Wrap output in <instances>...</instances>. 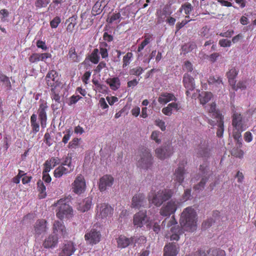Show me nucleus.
Masks as SVG:
<instances>
[{"label": "nucleus", "instance_id": "obj_1", "mask_svg": "<svg viewBox=\"0 0 256 256\" xmlns=\"http://www.w3.org/2000/svg\"><path fill=\"white\" fill-rule=\"evenodd\" d=\"M196 212L192 207L184 208L180 219L183 231L193 232L196 228Z\"/></svg>", "mask_w": 256, "mask_h": 256}, {"label": "nucleus", "instance_id": "obj_2", "mask_svg": "<svg viewBox=\"0 0 256 256\" xmlns=\"http://www.w3.org/2000/svg\"><path fill=\"white\" fill-rule=\"evenodd\" d=\"M216 104L214 103L210 104V108L208 109L210 116L213 118L214 120L208 119V123L211 126L216 125L218 127L216 132L217 136L222 137L223 136L224 131V117L222 114L218 112L216 109Z\"/></svg>", "mask_w": 256, "mask_h": 256}, {"label": "nucleus", "instance_id": "obj_3", "mask_svg": "<svg viewBox=\"0 0 256 256\" xmlns=\"http://www.w3.org/2000/svg\"><path fill=\"white\" fill-rule=\"evenodd\" d=\"M162 226H164V228H170L171 234H166V237L170 238L171 240H178L180 239V236L184 233L182 227L180 228L177 225V222L174 216L165 218L162 222Z\"/></svg>", "mask_w": 256, "mask_h": 256}, {"label": "nucleus", "instance_id": "obj_4", "mask_svg": "<svg viewBox=\"0 0 256 256\" xmlns=\"http://www.w3.org/2000/svg\"><path fill=\"white\" fill-rule=\"evenodd\" d=\"M153 164V157L150 150L143 148L139 152L136 156L138 167L148 170L151 168Z\"/></svg>", "mask_w": 256, "mask_h": 256}, {"label": "nucleus", "instance_id": "obj_5", "mask_svg": "<svg viewBox=\"0 0 256 256\" xmlns=\"http://www.w3.org/2000/svg\"><path fill=\"white\" fill-rule=\"evenodd\" d=\"M172 195L171 190L164 189L156 192H151L149 199L151 202L157 206H160L165 201L170 199Z\"/></svg>", "mask_w": 256, "mask_h": 256}, {"label": "nucleus", "instance_id": "obj_6", "mask_svg": "<svg viewBox=\"0 0 256 256\" xmlns=\"http://www.w3.org/2000/svg\"><path fill=\"white\" fill-rule=\"evenodd\" d=\"M68 202V199H60L56 203V206L58 207L56 216L60 220L64 218H70L72 215V208Z\"/></svg>", "mask_w": 256, "mask_h": 256}, {"label": "nucleus", "instance_id": "obj_7", "mask_svg": "<svg viewBox=\"0 0 256 256\" xmlns=\"http://www.w3.org/2000/svg\"><path fill=\"white\" fill-rule=\"evenodd\" d=\"M180 202L173 200L164 204L160 210V215L164 216H169L174 214L179 206Z\"/></svg>", "mask_w": 256, "mask_h": 256}, {"label": "nucleus", "instance_id": "obj_8", "mask_svg": "<svg viewBox=\"0 0 256 256\" xmlns=\"http://www.w3.org/2000/svg\"><path fill=\"white\" fill-rule=\"evenodd\" d=\"M195 152L198 157L204 159L208 158L211 156V151L208 142L202 141L196 148Z\"/></svg>", "mask_w": 256, "mask_h": 256}, {"label": "nucleus", "instance_id": "obj_9", "mask_svg": "<svg viewBox=\"0 0 256 256\" xmlns=\"http://www.w3.org/2000/svg\"><path fill=\"white\" fill-rule=\"evenodd\" d=\"M46 80L48 86L52 88H62V85L58 81L59 78L58 72L52 70L48 72L46 76Z\"/></svg>", "mask_w": 256, "mask_h": 256}, {"label": "nucleus", "instance_id": "obj_10", "mask_svg": "<svg viewBox=\"0 0 256 256\" xmlns=\"http://www.w3.org/2000/svg\"><path fill=\"white\" fill-rule=\"evenodd\" d=\"M173 152L174 149L171 144H166L155 150L156 156L160 160L166 158L171 156Z\"/></svg>", "mask_w": 256, "mask_h": 256}, {"label": "nucleus", "instance_id": "obj_11", "mask_svg": "<svg viewBox=\"0 0 256 256\" xmlns=\"http://www.w3.org/2000/svg\"><path fill=\"white\" fill-rule=\"evenodd\" d=\"M232 124L236 130H245L248 127L246 120L240 114L237 112H235L232 116Z\"/></svg>", "mask_w": 256, "mask_h": 256}, {"label": "nucleus", "instance_id": "obj_12", "mask_svg": "<svg viewBox=\"0 0 256 256\" xmlns=\"http://www.w3.org/2000/svg\"><path fill=\"white\" fill-rule=\"evenodd\" d=\"M148 222L146 210H140L136 213L133 218V223L136 228H142Z\"/></svg>", "mask_w": 256, "mask_h": 256}, {"label": "nucleus", "instance_id": "obj_13", "mask_svg": "<svg viewBox=\"0 0 256 256\" xmlns=\"http://www.w3.org/2000/svg\"><path fill=\"white\" fill-rule=\"evenodd\" d=\"M46 221L44 220H36L34 226L33 232L36 238L44 235L47 232L48 228L46 226Z\"/></svg>", "mask_w": 256, "mask_h": 256}, {"label": "nucleus", "instance_id": "obj_14", "mask_svg": "<svg viewBox=\"0 0 256 256\" xmlns=\"http://www.w3.org/2000/svg\"><path fill=\"white\" fill-rule=\"evenodd\" d=\"M146 205V198L143 194H136L132 197V208H140L142 207H145Z\"/></svg>", "mask_w": 256, "mask_h": 256}, {"label": "nucleus", "instance_id": "obj_15", "mask_svg": "<svg viewBox=\"0 0 256 256\" xmlns=\"http://www.w3.org/2000/svg\"><path fill=\"white\" fill-rule=\"evenodd\" d=\"M48 108V106L46 102H42L40 104L38 109V118L40 122V124L42 128H44L46 125L47 114L46 110Z\"/></svg>", "mask_w": 256, "mask_h": 256}, {"label": "nucleus", "instance_id": "obj_16", "mask_svg": "<svg viewBox=\"0 0 256 256\" xmlns=\"http://www.w3.org/2000/svg\"><path fill=\"white\" fill-rule=\"evenodd\" d=\"M193 76L188 73H185L183 76L182 82L184 88L187 90V96L190 94V91L193 90L195 88L194 78Z\"/></svg>", "mask_w": 256, "mask_h": 256}, {"label": "nucleus", "instance_id": "obj_17", "mask_svg": "<svg viewBox=\"0 0 256 256\" xmlns=\"http://www.w3.org/2000/svg\"><path fill=\"white\" fill-rule=\"evenodd\" d=\"M100 232L94 229L86 232L84 236L86 240L91 244L98 243L100 241Z\"/></svg>", "mask_w": 256, "mask_h": 256}, {"label": "nucleus", "instance_id": "obj_18", "mask_svg": "<svg viewBox=\"0 0 256 256\" xmlns=\"http://www.w3.org/2000/svg\"><path fill=\"white\" fill-rule=\"evenodd\" d=\"M86 184L84 178L82 176H78L72 184L73 191L78 194H80L84 191Z\"/></svg>", "mask_w": 256, "mask_h": 256}, {"label": "nucleus", "instance_id": "obj_19", "mask_svg": "<svg viewBox=\"0 0 256 256\" xmlns=\"http://www.w3.org/2000/svg\"><path fill=\"white\" fill-rule=\"evenodd\" d=\"M113 209L112 208L106 204H101L98 210L96 216L99 218H104L111 216L112 214Z\"/></svg>", "mask_w": 256, "mask_h": 256}, {"label": "nucleus", "instance_id": "obj_20", "mask_svg": "<svg viewBox=\"0 0 256 256\" xmlns=\"http://www.w3.org/2000/svg\"><path fill=\"white\" fill-rule=\"evenodd\" d=\"M114 183V178L110 175H104L100 180L99 189L100 192L105 191L111 187Z\"/></svg>", "mask_w": 256, "mask_h": 256}, {"label": "nucleus", "instance_id": "obj_21", "mask_svg": "<svg viewBox=\"0 0 256 256\" xmlns=\"http://www.w3.org/2000/svg\"><path fill=\"white\" fill-rule=\"evenodd\" d=\"M200 170L204 176L202 178L200 182L194 186V188L195 190H202L204 188V185L208 180V176H207L208 168L207 166L206 165H200Z\"/></svg>", "mask_w": 256, "mask_h": 256}, {"label": "nucleus", "instance_id": "obj_22", "mask_svg": "<svg viewBox=\"0 0 256 256\" xmlns=\"http://www.w3.org/2000/svg\"><path fill=\"white\" fill-rule=\"evenodd\" d=\"M179 251L178 245L174 242H170L164 248V256H176Z\"/></svg>", "mask_w": 256, "mask_h": 256}, {"label": "nucleus", "instance_id": "obj_23", "mask_svg": "<svg viewBox=\"0 0 256 256\" xmlns=\"http://www.w3.org/2000/svg\"><path fill=\"white\" fill-rule=\"evenodd\" d=\"M53 234L58 236H64L66 234V228L62 222L60 221H54L53 224Z\"/></svg>", "mask_w": 256, "mask_h": 256}, {"label": "nucleus", "instance_id": "obj_24", "mask_svg": "<svg viewBox=\"0 0 256 256\" xmlns=\"http://www.w3.org/2000/svg\"><path fill=\"white\" fill-rule=\"evenodd\" d=\"M92 198L88 197L82 200L81 202H78L77 206V209L82 212H85L89 210L92 206Z\"/></svg>", "mask_w": 256, "mask_h": 256}, {"label": "nucleus", "instance_id": "obj_25", "mask_svg": "<svg viewBox=\"0 0 256 256\" xmlns=\"http://www.w3.org/2000/svg\"><path fill=\"white\" fill-rule=\"evenodd\" d=\"M68 60L72 62H78L82 60L81 54L77 53L74 47H71L68 55Z\"/></svg>", "mask_w": 256, "mask_h": 256}, {"label": "nucleus", "instance_id": "obj_26", "mask_svg": "<svg viewBox=\"0 0 256 256\" xmlns=\"http://www.w3.org/2000/svg\"><path fill=\"white\" fill-rule=\"evenodd\" d=\"M58 242V236L52 234L45 239L43 244V246L45 248H54L57 245Z\"/></svg>", "mask_w": 256, "mask_h": 256}, {"label": "nucleus", "instance_id": "obj_27", "mask_svg": "<svg viewBox=\"0 0 256 256\" xmlns=\"http://www.w3.org/2000/svg\"><path fill=\"white\" fill-rule=\"evenodd\" d=\"M74 251L75 248L73 244L71 242H68L64 245L62 251L59 254V256H70Z\"/></svg>", "mask_w": 256, "mask_h": 256}, {"label": "nucleus", "instance_id": "obj_28", "mask_svg": "<svg viewBox=\"0 0 256 256\" xmlns=\"http://www.w3.org/2000/svg\"><path fill=\"white\" fill-rule=\"evenodd\" d=\"M180 109V105L176 102L169 104L167 106L162 109V112L168 116H170L172 114V110L178 111Z\"/></svg>", "mask_w": 256, "mask_h": 256}, {"label": "nucleus", "instance_id": "obj_29", "mask_svg": "<svg viewBox=\"0 0 256 256\" xmlns=\"http://www.w3.org/2000/svg\"><path fill=\"white\" fill-rule=\"evenodd\" d=\"M208 82L210 85L218 88H222L224 86L222 78L218 76H210Z\"/></svg>", "mask_w": 256, "mask_h": 256}, {"label": "nucleus", "instance_id": "obj_30", "mask_svg": "<svg viewBox=\"0 0 256 256\" xmlns=\"http://www.w3.org/2000/svg\"><path fill=\"white\" fill-rule=\"evenodd\" d=\"M186 172L184 168L182 166H178L176 170L174 180V181L178 182L180 184H182L184 178V174Z\"/></svg>", "mask_w": 256, "mask_h": 256}, {"label": "nucleus", "instance_id": "obj_31", "mask_svg": "<svg viewBox=\"0 0 256 256\" xmlns=\"http://www.w3.org/2000/svg\"><path fill=\"white\" fill-rule=\"evenodd\" d=\"M118 246V248H125L130 244H133L132 237L128 238L124 236L120 235L117 239Z\"/></svg>", "mask_w": 256, "mask_h": 256}, {"label": "nucleus", "instance_id": "obj_32", "mask_svg": "<svg viewBox=\"0 0 256 256\" xmlns=\"http://www.w3.org/2000/svg\"><path fill=\"white\" fill-rule=\"evenodd\" d=\"M176 100L175 96L170 93H163L160 95L158 98V101L160 104H166L171 100Z\"/></svg>", "mask_w": 256, "mask_h": 256}, {"label": "nucleus", "instance_id": "obj_33", "mask_svg": "<svg viewBox=\"0 0 256 256\" xmlns=\"http://www.w3.org/2000/svg\"><path fill=\"white\" fill-rule=\"evenodd\" d=\"M72 170L66 168L63 166H60L57 168L54 171V176L56 178H59L64 174H66Z\"/></svg>", "mask_w": 256, "mask_h": 256}, {"label": "nucleus", "instance_id": "obj_34", "mask_svg": "<svg viewBox=\"0 0 256 256\" xmlns=\"http://www.w3.org/2000/svg\"><path fill=\"white\" fill-rule=\"evenodd\" d=\"M106 83L109 84L110 88L113 90H118L120 85V79L117 77L108 79Z\"/></svg>", "mask_w": 256, "mask_h": 256}, {"label": "nucleus", "instance_id": "obj_35", "mask_svg": "<svg viewBox=\"0 0 256 256\" xmlns=\"http://www.w3.org/2000/svg\"><path fill=\"white\" fill-rule=\"evenodd\" d=\"M183 70L187 72L186 73L192 74L194 77H196L198 74V72L194 69L193 65L190 61L184 62Z\"/></svg>", "mask_w": 256, "mask_h": 256}, {"label": "nucleus", "instance_id": "obj_36", "mask_svg": "<svg viewBox=\"0 0 256 256\" xmlns=\"http://www.w3.org/2000/svg\"><path fill=\"white\" fill-rule=\"evenodd\" d=\"M212 94L210 92H203L199 94V99L200 102L202 105L205 104L208 102H209L212 98Z\"/></svg>", "mask_w": 256, "mask_h": 256}, {"label": "nucleus", "instance_id": "obj_37", "mask_svg": "<svg viewBox=\"0 0 256 256\" xmlns=\"http://www.w3.org/2000/svg\"><path fill=\"white\" fill-rule=\"evenodd\" d=\"M30 124L32 132L34 133L38 132L40 130V125L37 122V116L35 114H33L30 116Z\"/></svg>", "mask_w": 256, "mask_h": 256}, {"label": "nucleus", "instance_id": "obj_38", "mask_svg": "<svg viewBox=\"0 0 256 256\" xmlns=\"http://www.w3.org/2000/svg\"><path fill=\"white\" fill-rule=\"evenodd\" d=\"M238 74V71L235 68H232L227 72L226 75L228 80L230 84H234V79Z\"/></svg>", "mask_w": 256, "mask_h": 256}, {"label": "nucleus", "instance_id": "obj_39", "mask_svg": "<svg viewBox=\"0 0 256 256\" xmlns=\"http://www.w3.org/2000/svg\"><path fill=\"white\" fill-rule=\"evenodd\" d=\"M248 82L246 80H240L236 84V80L234 82V84H230L232 88L236 91L240 89L241 90H245L246 88Z\"/></svg>", "mask_w": 256, "mask_h": 256}, {"label": "nucleus", "instance_id": "obj_40", "mask_svg": "<svg viewBox=\"0 0 256 256\" xmlns=\"http://www.w3.org/2000/svg\"><path fill=\"white\" fill-rule=\"evenodd\" d=\"M76 16H73L70 18L66 22H70L69 24L68 25L66 30L70 32H72L74 30V28L76 24Z\"/></svg>", "mask_w": 256, "mask_h": 256}, {"label": "nucleus", "instance_id": "obj_41", "mask_svg": "<svg viewBox=\"0 0 256 256\" xmlns=\"http://www.w3.org/2000/svg\"><path fill=\"white\" fill-rule=\"evenodd\" d=\"M38 189L40 192L39 196L40 198H43L46 196V188L43 182L41 180H38L37 182Z\"/></svg>", "mask_w": 256, "mask_h": 256}, {"label": "nucleus", "instance_id": "obj_42", "mask_svg": "<svg viewBox=\"0 0 256 256\" xmlns=\"http://www.w3.org/2000/svg\"><path fill=\"white\" fill-rule=\"evenodd\" d=\"M61 88H51L50 97L52 101L58 102V101H60V97L59 95V93Z\"/></svg>", "mask_w": 256, "mask_h": 256}, {"label": "nucleus", "instance_id": "obj_43", "mask_svg": "<svg viewBox=\"0 0 256 256\" xmlns=\"http://www.w3.org/2000/svg\"><path fill=\"white\" fill-rule=\"evenodd\" d=\"M0 82H2V84L7 89L10 90V88L11 84L8 78L3 74L2 72H0Z\"/></svg>", "mask_w": 256, "mask_h": 256}, {"label": "nucleus", "instance_id": "obj_44", "mask_svg": "<svg viewBox=\"0 0 256 256\" xmlns=\"http://www.w3.org/2000/svg\"><path fill=\"white\" fill-rule=\"evenodd\" d=\"M207 256H226V254L222 250L212 249L208 252Z\"/></svg>", "mask_w": 256, "mask_h": 256}, {"label": "nucleus", "instance_id": "obj_45", "mask_svg": "<svg viewBox=\"0 0 256 256\" xmlns=\"http://www.w3.org/2000/svg\"><path fill=\"white\" fill-rule=\"evenodd\" d=\"M99 50L98 48H95L92 51L90 58V60L94 64L98 62L100 56H98Z\"/></svg>", "mask_w": 256, "mask_h": 256}, {"label": "nucleus", "instance_id": "obj_46", "mask_svg": "<svg viewBox=\"0 0 256 256\" xmlns=\"http://www.w3.org/2000/svg\"><path fill=\"white\" fill-rule=\"evenodd\" d=\"M162 134L158 130H154L152 132L150 138L152 140L155 141L157 144H160L161 142V138Z\"/></svg>", "mask_w": 256, "mask_h": 256}, {"label": "nucleus", "instance_id": "obj_47", "mask_svg": "<svg viewBox=\"0 0 256 256\" xmlns=\"http://www.w3.org/2000/svg\"><path fill=\"white\" fill-rule=\"evenodd\" d=\"M192 10L193 7L192 5L189 2H186L181 6L180 11L182 12L184 10L186 14H189Z\"/></svg>", "mask_w": 256, "mask_h": 256}, {"label": "nucleus", "instance_id": "obj_48", "mask_svg": "<svg viewBox=\"0 0 256 256\" xmlns=\"http://www.w3.org/2000/svg\"><path fill=\"white\" fill-rule=\"evenodd\" d=\"M59 163L60 160L58 158H52L44 162V166H50L52 168H54Z\"/></svg>", "mask_w": 256, "mask_h": 256}, {"label": "nucleus", "instance_id": "obj_49", "mask_svg": "<svg viewBox=\"0 0 256 256\" xmlns=\"http://www.w3.org/2000/svg\"><path fill=\"white\" fill-rule=\"evenodd\" d=\"M121 20V15L120 13H113L110 18H108V21L110 23H112L114 22H116V23L119 22Z\"/></svg>", "mask_w": 256, "mask_h": 256}, {"label": "nucleus", "instance_id": "obj_50", "mask_svg": "<svg viewBox=\"0 0 256 256\" xmlns=\"http://www.w3.org/2000/svg\"><path fill=\"white\" fill-rule=\"evenodd\" d=\"M132 240L134 244L136 243L138 244H144L146 242V238L144 236H140L138 238L134 236H132Z\"/></svg>", "mask_w": 256, "mask_h": 256}, {"label": "nucleus", "instance_id": "obj_51", "mask_svg": "<svg viewBox=\"0 0 256 256\" xmlns=\"http://www.w3.org/2000/svg\"><path fill=\"white\" fill-rule=\"evenodd\" d=\"M151 39V36H148L146 37L145 36L144 40L138 46V52H140L150 42Z\"/></svg>", "mask_w": 256, "mask_h": 256}, {"label": "nucleus", "instance_id": "obj_52", "mask_svg": "<svg viewBox=\"0 0 256 256\" xmlns=\"http://www.w3.org/2000/svg\"><path fill=\"white\" fill-rule=\"evenodd\" d=\"M100 6L101 4L99 2H96L94 4L92 7V12L93 15L96 16L100 14L102 12V9L100 8Z\"/></svg>", "mask_w": 256, "mask_h": 256}, {"label": "nucleus", "instance_id": "obj_53", "mask_svg": "<svg viewBox=\"0 0 256 256\" xmlns=\"http://www.w3.org/2000/svg\"><path fill=\"white\" fill-rule=\"evenodd\" d=\"M132 56V52H128L123 58V68L126 67L128 65Z\"/></svg>", "mask_w": 256, "mask_h": 256}, {"label": "nucleus", "instance_id": "obj_54", "mask_svg": "<svg viewBox=\"0 0 256 256\" xmlns=\"http://www.w3.org/2000/svg\"><path fill=\"white\" fill-rule=\"evenodd\" d=\"M144 72L143 68L140 66H138L131 69L130 70V74L131 75L140 76Z\"/></svg>", "mask_w": 256, "mask_h": 256}, {"label": "nucleus", "instance_id": "obj_55", "mask_svg": "<svg viewBox=\"0 0 256 256\" xmlns=\"http://www.w3.org/2000/svg\"><path fill=\"white\" fill-rule=\"evenodd\" d=\"M50 2V0H36L35 6L38 8L46 7Z\"/></svg>", "mask_w": 256, "mask_h": 256}, {"label": "nucleus", "instance_id": "obj_56", "mask_svg": "<svg viewBox=\"0 0 256 256\" xmlns=\"http://www.w3.org/2000/svg\"><path fill=\"white\" fill-rule=\"evenodd\" d=\"M72 134V132L70 130L68 129L66 130L65 132V134L62 138V142L64 144L67 143L68 140H70Z\"/></svg>", "mask_w": 256, "mask_h": 256}, {"label": "nucleus", "instance_id": "obj_57", "mask_svg": "<svg viewBox=\"0 0 256 256\" xmlns=\"http://www.w3.org/2000/svg\"><path fill=\"white\" fill-rule=\"evenodd\" d=\"M214 222L215 220L213 218H208L202 223V227L205 229L208 228L211 226Z\"/></svg>", "mask_w": 256, "mask_h": 256}, {"label": "nucleus", "instance_id": "obj_58", "mask_svg": "<svg viewBox=\"0 0 256 256\" xmlns=\"http://www.w3.org/2000/svg\"><path fill=\"white\" fill-rule=\"evenodd\" d=\"M154 124L158 126L162 131L166 130L165 122L162 120L156 119L154 121Z\"/></svg>", "mask_w": 256, "mask_h": 256}, {"label": "nucleus", "instance_id": "obj_59", "mask_svg": "<svg viewBox=\"0 0 256 256\" xmlns=\"http://www.w3.org/2000/svg\"><path fill=\"white\" fill-rule=\"evenodd\" d=\"M61 166H66V168H68L72 170H73L74 166L72 164L71 162V158L66 157L64 160V161L62 163Z\"/></svg>", "mask_w": 256, "mask_h": 256}, {"label": "nucleus", "instance_id": "obj_60", "mask_svg": "<svg viewBox=\"0 0 256 256\" xmlns=\"http://www.w3.org/2000/svg\"><path fill=\"white\" fill-rule=\"evenodd\" d=\"M60 22L61 20L60 18L56 16L50 22V26L52 28H56Z\"/></svg>", "mask_w": 256, "mask_h": 256}, {"label": "nucleus", "instance_id": "obj_61", "mask_svg": "<svg viewBox=\"0 0 256 256\" xmlns=\"http://www.w3.org/2000/svg\"><path fill=\"white\" fill-rule=\"evenodd\" d=\"M44 142L48 146H50L52 145V140L50 134L48 132H46L44 136Z\"/></svg>", "mask_w": 256, "mask_h": 256}, {"label": "nucleus", "instance_id": "obj_62", "mask_svg": "<svg viewBox=\"0 0 256 256\" xmlns=\"http://www.w3.org/2000/svg\"><path fill=\"white\" fill-rule=\"evenodd\" d=\"M220 54L218 52H214L210 55L208 56V60L212 62H214L220 56Z\"/></svg>", "mask_w": 256, "mask_h": 256}, {"label": "nucleus", "instance_id": "obj_63", "mask_svg": "<svg viewBox=\"0 0 256 256\" xmlns=\"http://www.w3.org/2000/svg\"><path fill=\"white\" fill-rule=\"evenodd\" d=\"M219 44L222 47H230L231 46V42L226 39H222L219 41Z\"/></svg>", "mask_w": 256, "mask_h": 256}, {"label": "nucleus", "instance_id": "obj_64", "mask_svg": "<svg viewBox=\"0 0 256 256\" xmlns=\"http://www.w3.org/2000/svg\"><path fill=\"white\" fill-rule=\"evenodd\" d=\"M30 62L34 63L40 61L39 54H33L29 58Z\"/></svg>", "mask_w": 256, "mask_h": 256}]
</instances>
